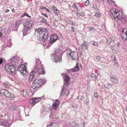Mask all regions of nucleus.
<instances>
[{
    "label": "nucleus",
    "mask_w": 127,
    "mask_h": 127,
    "mask_svg": "<svg viewBox=\"0 0 127 127\" xmlns=\"http://www.w3.org/2000/svg\"><path fill=\"white\" fill-rule=\"evenodd\" d=\"M110 80L114 84H117L118 82L117 77L114 75H112L110 77Z\"/></svg>",
    "instance_id": "nucleus-18"
},
{
    "label": "nucleus",
    "mask_w": 127,
    "mask_h": 127,
    "mask_svg": "<svg viewBox=\"0 0 127 127\" xmlns=\"http://www.w3.org/2000/svg\"><path fill=\"white\" fill-rule=\"evenodd\" d=\"M41 100V97H35L32 98L29 101L31 104L34 105L40 101Z\"/></svg>",
    "instance_id": "nucleus-10"
},
{
    "label": "nucleus",
    "mask_w": 127,
    "mask_h": 127,
    "mask_svg": "<svg viewBox=\"0 0 127 127\" xmlns=\"http://www.w3.org/2000/svg\"><path fill=\"white\" fill-rule=\"evenodd\" d=\"M95 16L97 17H99L101 16V14L99 12H97L95 13Z\"/></svg>",
    "instance_id": "nucleus-32"
},
{
    "label": "nucleus",
    "mask_w": 127,
    "mask_h": 127,
    "mask_svg": "<svg viewBox=\"0 0 127 127\" xmlns=\"http://www.w3.org/2000/svg\"><path fill=\"white\" fill-rule=\"evenodd\" d=\"M24 16H25V15L24 14V15H22L21 16V17H24Z\"/></svg>",
    "instance_id": "nucleus-56"
},
{
    "label": "nucleus",
    "mask_w": 127,
    "mask_h": 127,
    "mask_svg": "<svg viewBox=\"0 0 127 127\" xmlns=\"http://www.w3.org/2000/svg\"><path fill=\"white\" fill-rule=\"evenodd\" d=\"M63 0H58V1L59 2H61L63 1Z\"/></svg>",
    "instance_id": "nucleus-55"
},
{
    "label": "nucleus",
    "mask_w": 127,
    "mask_h": 127,
    "mask_svg": "<svg viewBox=\"0 0 127 127\" xmlns=\"http://www.w3.org/2000/svg\"><path fill=\"white\" fill-rule=\"evenodd\" d=\"M66 87H64V86H63L61 93V95H62L65 94L66 95H67L69 94V91L68 90L65 89Z\"/></svg>",
    "instance_id": "nucleus-17"
},
{
    "label": "nucleus",
    "mask_w": 127,
    "mask_h": 127,
    "mask_svg": "<svg viewBox=\"0 0 127 127\" xmlns=\"http://www.w3.org/2000/svg\"><path fill=\"white\" fill-rule=\"evenodd\" d=\"M21 21L20 20H18L17 21L16 24L15 26L16 27H18V26L20 25V24Z\"/></svg>",
    "instance_id": "nucleus-31"
},
{
    "label": "nucleus",
    "mask_w": 127,
    "mask_h": 127,
    "mask_svg": "<svg viewBox=\"0 0 127 127\" xmlns=\"http://www.w3.org/2000/svg\"><path fill=\"white\" fill-rule=\"evenodd\" d=\"M62 75L64 76V87H67L69 85L70 78L68 75L64 73H62Z\"/></svg>",
    "instance_id": "nucleus-7"
},
{
    "label": "nucleus",
    "mask_w": 127,
    "mask_h": 127,
    "mask_svg": "<svg viewBox=\"0 0 127 127\" xmlns=\"http://www.w3.org/2000/svg\"><path fill=\"white\" fill-rule=\"evenodd\" d=\"M94 96L95 97L97 98L99 96V95L98 93L97 92L94 93Z\"/></svg>",
    "instance_id": "nucleus-34"
},
{
    "label": "nucleus",
    "mask_w": 127,
    "mask_h": 127,
    "mask_svg": "<svg viewBox=\"0 0 127 127\" xmlns=\"http://www.w3.org/2000/svg\"><path fill=\"white\" fill-rule=\"evenodd\" d=\"M89 0H87L85 2V5L86 6H88L89 4Z\"/></svg>",
    "instance_id": "nucleus-36"
},
{
    "label": "nucleus",
    "mask_w": 127,
    "mask_h": 127,
    "mask_svg": "<svg viewBox=\"0 0 127 127\" xmlns=\"http://www.w3.org/2000/svg\"><path fill=\"white\" fill-rule=\"evenodd\" d=\"M91 76L92 77L95 78V77H96V75L95 74H94L93 73H92L91 74Z\"/></svg>",
    "instance_id": "nucleus-42"
},
{
    "label": "nucleus",
    "mask_w": 127,
    "mask_h": 127,
    "mask_svg": "<svg viewBox=\"0 0 127 127\" xmlns=\"http://www.w3.org/2000/svg\"><path fill=\"white\" fill-rule=\"evenodd\" d=\"M69 54L70 55V58L72 60H77L78 59V54L76 52L72 51L70 52Z\"/></svg>",
    "instance_id": "nucleus-12"
},
{
    "label": "nucleus",
    "mask_w": 127,
    "mask_h": 127,
    "mask_svg": "<svg viewBox=\"0 0 127 127\" xmlns=\"http://www.w3.org/2000/svg\"><path fill=\"white\" fill-rule=\"evenodd\" d=\"M110 11L115 21L117 22L120 19H121L122 22L125 21V19L122 16V13L118 10L112 8L110 9Z\"/></svg>",
    "instance_id": "nucleus-2"
},
{
    "label": "nucleus",
    "mask_w": 127,
    "mask_h": 127,
    "mask_svg": "<svg viewBox=\"0 0 127 127\" xmlns=\"http://www.w3.org/2000/svg\"><path fill=\"white\" fill-rule=\"evenodd\" d=\"M3 61L2 59H0V64H1L2 63V62Z\"/></svg>",
    "instance_id": "nucleus-51"
},
{
    "label": "nucleus",
    "mask_w": 127,
    "mask_h": 127,
    "mask_svg": "<svg viewBox=\"0 0 127 127\" xmlns=\"http://www.w3.org/2000/svg\"><path fill=\"white\" fill-rule=\"evenodd\" d=\"M98 45V44L97 42H95L94 43V46L97 47Z\"/></svg>",
    "instance_id": "nucleus-43"
},
{
    "label": "nucleus",
    "mask_w": 127,
    "mask_h": 127,
    "mask_svg": "<svg viewBox=\"0 0 127 127\" xmlns=\"http://www.w3.org/2000/svg\"><path fill=\"white\" fill-rule=\"evenodd\" d=\"M97 0L100 2H103L104 1V0Z\"/></svg>",
    "instance_id": "nucleus-50"
},
{
    "label": "nucleus",
    "mask_w": 127,
    "mask_h": 127,
    "mask_svg": "<svg viewBox=\"0 0 127 127\" xmlns=\"http://www.w3.org/2000/svg\"><path fill=\"white\" fill-rule=\"evenodd\" d=\"M46 81V80L44 79H42L40 78H36L33 81L32 86V87L33 89L36 90L41 87Z\"/></svg>",
    "instance_id": "nucleus-3"
},
{
    "label": "nucleus",
    "mask_w": 127,
    "mask_h": 127,
    "mask_svg": "<svg viewBox=\"0 0 127 127\" xmlns=\"http://www.w3.org/2000/svg\"><path fill=\"white\" fill-rule=\"evenodd\" d=\"M89 30L90 31H94L95 30V28L93 27H91L89 28Z\"/></svg>",
    "instance_id": "nucleus-37"
},
{
    "label": "nucleus",
    "mask_w": 127,
    "mask_h": 127,
    "mask_svg": "<svg viewBox=\"0 0 127 127\" xmlns=\"http://www.w3.org/2000/svg\"><path fill=\"white\" fill-rule=\"evenodd\" d=\"M42 14L44 16H45V17H46L48 18V16L45 13H44V14H43V13H42Z\"/></svg>",
    "instance_id": "nucleus-45"
},
{
    "label": "nucleus",
    "mask_w": 127,
    "mask_h": 127,
    "mask_svg": "<svg viewBox=\"0 0 127 127\" xmlns=\"http://www.w3.org/2000/svg\"><path fill=\"white\" fill-rule=\"evenodd\" d=\"M38 39L40 42H44L48 38V33L46 29L39 28L36 30Z\"/></svg>",
    "instance_id": "nucleus-1"
},
{
    "label": "nucleus",
    "mask_w": 127,
    "mask_h": 127,
    "mask_svg": "<svg viewBox=\"0 0 127 127\" xmlns=\"http://www.w3.org/2000/svg\"><path fill=\"white\" fill-rule=\"evenodd\" d=\"M33 24V21L31 20L26 22V25L24 26L26 32H27L28 30H30V29L32 27Z\"/></svg>",
    "instance_id": "nucleus-8"
},
{
    "label": "nucleus",
    "mask_w": 127,
    "mask_h": 127,
    "mask_svg": "<svg viewBox=\"0 0 127 127\" xmlns=\"http://www.w3.org/2000/svg\"><path fill=\"white\" fill-rule=\"evenodd\" d=\"M47 127H59V126L57 123L53 122L48 125Z\"/></svg>",
    "instance_id": "nucleus-22"
},
{
    "label": "nucleus",
    "mask_w": 127,
    "mask_h": 127,
    "mask_svg": "<svg viewBox=\"0 0 127 127\" xmlns=\"http://www.w3.org/2000/svg\"><path fill=\"white\" fill-rule=\"evenodd\" d=\"M93 8L95 11H97L98 10V8L95 4H94L93 5Z\"/></svg>",
    "instance_id": "nucleus-28"
},
{
    "label": "nucleus",
    "mask_w": 127,
    "mask_h": 127,
    "mask_svg": "<svg viewBox=\"0 0 127 127\" xmlns=\"http://www.w3.org/2000/svg\"><path fill=\"white\" fill-rule=\"evenodd\" d=\"M55 13L57 15H58L59 13V12L58 10L56 9V10L54 11Z\"/></svg>",
    "instance_id": "nucleus-40"
},
{
    "label": "nucleus",
    "mask_w": 127,
    "mask_h": 127,
    "mask_svg": "<svg viewBox=\"0 0 127 127\" xmlns=\"http://www.w3.org/2000/svg\"><path fill=\"white\" fill-rule=\"evenodd\" d=\"M58 36L56 34L52 35L50 38V43L53 44L58 39Z\"/></svg>",
    "instance_id": "nucleus-16"
},
{
    "label": "nucleus",
    "mask_w": 127,
    "mask_h": 127,
    "mask_svg": "<svg viewBox=\"0 0 127 127\" xmlns=\"http://www.w3.org/2000/svg\"><path fill=\"white\" fill-rule=\"evenodd\" d=\"M3 125L5 127H9L10 126L9 123L6 121H4L3 122Z\"/></svg>",
    "instance_id": "nucleus-25"
},
{
    "label": "nucleus",
    "mask_w": 127,
    "mask_h": 127,
    "mask_svg": "<svg viewBox=\"0 0 127 127\" xmlns=\"http://www.w3.org/2000/svg\"><path fill=\"white\" fill-rule=\"evenodd\" d=\"M82 8V7H80V8Z\"/></svg>",
    "instance_id": "nucleus-57"
},
{
    "label": "nucleus",
    "mask_w": 127,
    "mask_h": 127,
    "mask_svg": "<svg viewBox=\"0 0 127 127\" xmlns=\"http://www.w3.org/2000/svg\"><path fill=\"white\" fill-rule=\"evenodd\" d=\"M107 1L110 4H113L114 5L115 4V2L113 1V0H107Z\"/></svg>",
    "instance_id": "nucleus-29"
},
{
    "label": "nucleus",
    "mask_w": 127,
    "mask_h": 127,
    "mask_svg": "<svg viewBox=\"0 0 127 127\" xmlns=\"http://www.w3.org/2000/svg\"><path fill=\"white\" fill-rule=\"evenodd\" d=\"M9 10L8 9H6L5 10V12L6 13H7L9 12Z\"/></svg>",
    "instance_id": "nucleus-52"
},
{
    "label": "nucleus",
    "mask_w": 127,
    "mask_h": 127,
    "mask_svg": "<svg viewBox=\"0 0 127 127\" xmlns=\"http://www.w3.org/2000/svg\"><path fill=\"white\" fill-rule=\"evenodd\" d=\"M17 107L15 105H13L9 107V110L10 112L14 113L17 111Z\"/></svg>",
    "instance_id": "nucleus-14"
},
{
    "label": "nucleus",
    "mask_w": 127,
    "mask_h": 127,
    "mask_svg": "<svg viewBox=\"0 0 127 127\" xmlns=\"http://www.w3.org/2000/svg\"><path fill=\"white\" fill-rule=\"evenodd\" d=\"M4 85L5 88H7V83H4Z\"/></svg>",
    "instance_id": "nucleus-44"
},
{
    "label": "nucleus",
    "mask_w": 127,
    "mask_h": 127,
    "mask_svg": "<svg viewBox=\"0 0 127 127\" xmlns=\"http://www.w3.org/2000/svg\"><path fill=\"white\" fill-rule=\"evenodd\" d=\"M60 102L57 99H56L53 101L52 105L53 108L55 110H57L60 105Z\"/></svg>",
    "instance_id": "nucleus-15"
},
{
    "label": "nucleus",
    "mask_w": 127,
    "mask_h": 127,
    "mask_svg": "<svg viewBox=\"0 0 127 127\" xmlns=\"http://www.w3.org/2000/svg\"><path fill=\"white\" fill-rule=\"evenodd\" d=\"M96 58L97 60H101V57L98 56H96Z\"/></svg>",
    "instance_id": "nucleus-38"
},
{
    "label": "nucleus",
    "mask_w": 127,
    "mask_h": 127,
    "mask_svg": "<svg viewBox=\"0 0 127 127\" xmlns=\"http://www.w3.org/2000/svg\"><path fill=\"white\" fill-rule=\"evenodd\" d=\"M40 9L42 10H44L46 9V8L44 7L41 6L40 7Z\"/></svg>",
    "instance_id": "nucleus-49"
},
{
    "label": "nucleus",
    "mask_w": 127,
    "mask_h": 127,
    "mask_svg": "<svg viewBox=\"0 0 127 127\" xmlns=\"http://www.w3.org/2000/svg\"><path fill=\"white\" fill-rule=\"evenodd\" d=\"M3 31H4L3 30L0 29V37H3Z\"/></svg>",
    "instance_id": "nucleus-33"
},
{
    "label": "nucleus",
    "mask_w": 127,
    "mask_h": 127,
    "mask_svg": "<svg viewBox=\"0 0 127 127\" xmlns=\"http://www.w3.org/2000/svg\"><path fill=\"white\" fill-rule=\"evenodd\" d=\"M18 70L22 73H25L26 72V69L24 64H21L18 66Z\"/></svg>",
    "instance_id": "nucleus-13"
},
{
    "label": "nucleus",
    "mask_w": 127,
    "mask_h": 127,
    "mask_svg": "<svg viewBox=\"0 0 127 127\" xmlns=\"http://www.w3.org/2000/svg\"><path fill=\"white\" fill-rule=\"evenodd\" d=\"M70 125L72 127H75L76 125V124L75 122L73 121L72 122H70Z\"/></svg>",
    "instance_id": "nucleus-30"
},
{
    "label": "nucleus",
    "mask_w": 127,
    "mask_h": 127,
    "mask_svg": "<svg viewBox=\"0 0 127 127\" xmlns=\"http://www.w3.org/2000/svg\"><path fill=\"white\" fill-rule=\"evenodd\" d=\"M35 74H36L34 72L33 70L30 73L28 79L29 82H31L32 80L34 77L35 76Z\"/></svg>",
    "instance_id": "nucleus-19"
},
{
    "label": "nucleus",
    "mask_w": 127,
    "mask_h": 127,
    "mask_svg": "<svg viewBox=\"0 0 127 127\" xmlns=\"http://www.w3.org/2000/svg\"><path fill=\"white\" fill-rule=\"evenodd\" d=\"M85 15V13L84 12H82L80 13V16H84Z\"/></svg>",
    "instance_id": "nucleus-39"
},
{
    "label": "nucleus",
    "mask_w": 127,
    "mask_h": 127,
    "mask_svg": "<svg viewBox=\"0 0 127 127\" xmlns=\"http://www.w3.org/2000/svg\"><path fill=\"white\" fill-rule=\"evenodd\" d=\"M33 71L35 73H38V74H44L45 72L43 69V65L41 64L40 62L38 61V63H37L36 66L34 67Z\"/></svg>",
    "instance_id": "nucleus-4"
},
{
    "label": "nucleus",
    "mask_w": 127,
    "mask_h": 127,
    "mask_svg": "<svg viewBox=\"0 0 127 127\" xmlns=\"http://www.w3.org/2000/svg\"><path fill=\"white\" fill-rule=\"evenodd\" d=\"M105 87L108 89H109L112 87L111 84L109 83H107L105 85Z\"/></svg>",
    "instance_id": "nucleus-27"
},
{
    "label": "nucleus",
    "mask_w": 127,
    "mask_h": 127,
    "mask_svg": "<svg viewBox=\"0 0 127 127\" xmlns=\"http://www.w3.org/2000/svg\"><path fill=\"white\" fill-rule=\"evenodd\" d=\"M111 41V40L110 38H108L107 39V43L108 44H109Z\"/></svg>",
    "instance_id": "nucleus-35"
},
{
    "label": "nucleus",
    "mask_w": 127,
    "mask_h": 127,
    "mask_svg": "<svg viewBox=\"0 0 127 127\" xmlns=\"http://www.w3.org/2000/svg\"><path fill=\"white\" fill-rule=\"evenodd\" d=\"M46 11L47 12H50V11L48 9L46 8Z\"/></svg>",
    "instance_id": "nucleus-54"
},
{
    "label": "nucleus",
    "mask_w": 127,
    "mask_h": 127,
    "mask_svg": "<svg viewBox=\"0 0 127 127\" xmlns=\"http://www.w3.org/2000/svg\"><path fill=\"white\" fill-rule=\"evenodd\" d=\"M71 31L73 32H74L75 30L74 28L72 27H71Z\"/></svg>",
    "instance_id": "nucleus-47"
},
{
    "label": "nucleus",
    "mask_w": 127,
    "mask_h": 127,
    "mask_svg": "<svg viewBox=\"0 0 127 127\" xmlns=\"http://www.w3.org/2000/svg\"><path fill=\"white\" fill-rule=\"evenodd\" d=\"M79 67L78 66V63H77L75 66V67L73 68H72L70 70V71H71L72 72H76L77 71L79 70Z\"/></svg>",
    "instance_id": "nucleus-21"
},
{
    "label": "nucleus",
    "mask_w": 127,
    "mask_h": 127,
    "mask_svg": "<svg viewBox=\"0 0 127 127\" xmlns=\"http://www.w3.org/2000/svg\"><path fill=\"white\" fill-rule=\"evenodd\" d=\"M3 95L7 97L10 98H12L13 97V95L8 91L5 89H2L0 91V95L1 96L2 95Z\"/></svg>",
    "instance_id": "nucleus-5"
},
{
    "label": "nucleus",
    "mask_w": 127,
    "mask_h": 127,
    "mask_svg": "<svg viewBox=\"0 0 127 127\" xmlns=\"http://www.w3.org/2000/svg\"><path fill=\"white\" fill-rule=\"evenodd\" d=\"M122 39L125 41H127V29H124L123 30L121 35Z\"/></svg>",
    "instance_id": "nucleus-11"
},
{
    "label": "nucleus",
    "mask_w": 127,
    "mask_h": 127,
    "mask_svg": "<svg viewBox=\"0 0 127 127\" xmlns=\"http://www.w3.org/2000/svg\"><path fill=\"white\" fill-rule=\"evenodd\" d=\"M19 61V58L16 57H12L11 59V64L14 67L18 65Z\"/></svg>",
    "instance_id": "nucleus-9"
},
{
    "label": "nucleus",
    "mask_w": 127,
    "mask_h": 127,
    "mask_svg": "<svg viewBox=\"0 0 127 127\" xmlns=\"http://www.w3.org/2000/svg\"><path fill=\"white\" fill-rule=\"evenodd\" d=\"M12 12H15V11L14 9H12Z\"/></svg>",
    "instance_id": "nucleus-53"
},
{
    "label": "nucleus",
    "mask_w": 127,
    "mask_h": 127,
    "mask_svg": "<svg viewBox=\"0 0 127 127\" xmlns=\"http://www.w3.org/2000/svg\"><path fill=\"white\" fill-rule=\"evenodd\" d=\"M41 20L40 21L41 23H46L47 22H46V20L43 17H41Z\"/></svg>",
    "instance_id": "nucleus-26"
},
{
    "label": "nucleus",
    "mask_w": 127,
    "mask_h": 127,
    "mask_svg": "<svg viewBox=\"0 0 127 127\" xmlns=\"http://www.w3.org/2000/svg\"><path fill=\"white\" fill-rule=\"evenodd\" d=\"M24 14L25 16H27L28 17H31L30 16H29L28 15V14H27L26 13H25Z\"/></svg>",
    "instance_id": "nucleus-48"
},
{
    "label": "nucleus",
    "mask_w": 127,
    "mask_h": 127,
    "mask_svg": "<svg viewBox=\"0 0 127 127\" xmlns=\"http://www.w3.org/2000/svg\"><path fill=\"white\" fill-rule=\"evenodd\" d=\"M72 25H73V23H72Z\"/></svg>",
    "instance_id": "nucleus-58"
},
{
    "label": "nucleus",
    "mask_w": 127,
    "mask_h": 127,
    "mask_svg": "<svg viewBox=\"0 0 127 127\" xmlns=\"http://www.w3.org/2000/svg\"><path fill=\"white\" fill-rule=\"evenodd\" d=\"M21 95L24 96H26L27 94V92L26 90L24 89L21 92Z\"/></svg>",
    "instance_id": "nucleus-24"
},
{
    "label": "nucleus",
    "mask_w": 127,
    "mask_h": 127,
    "mask_svg": "<svg viewBox=\"0 0 127 127\" xmlns=\"http://www.w3.org/2000/svg\"><path fill=\"white\" fill-rule=\"evenodd\" d=\"M88 43L87 42H84L81 44V47L82 49L84 50H87L88 49Z\"/></svg>",
    "instance_id": "nucleus-20"
},
{
    "label": "nucleus",
    "mask_w": 127,
    "mask_h": 127,
    "mask_svg": "<svg viewBox=\"0 0 127 127\" xmlns=\"http://www.w3.org/2000/svg\"><path fill=\"white\" fill-rule=\"evenodd\" d=\"M5 69L8 72L13 73L15 71L14 67L11 64H7L5 65Z\"/></svg>",
    "instance_id": "nucleus-6"
},
{
    "label": "nucleus",
    "mask_w": 127,
    "mask_h": 127,
    "mask_svg": "<svg viewBox=\"0 0 127 127\" xmlns=\"http://www.w3.org/2000/svg\"><path fill=\"white\" fill-rule=\"evenodd\" d=\"M57 9V8L56 7H55L54 6H53L52 7V9L54 11H55L56 10V9Z\"/></svg>",
    "instance_id": "nucleus-41"
},
{
    "label": "nucleus",
    "mask_w": 127,
    "mask_h": 127,
    "mask_svg": "<svg viewBox=\"0 0 127 127\" xmlns=\"http://www.w3.org/2000/svg\"><path fill=\"white\" fill-rule=\"evenodd\" d=\"M61 58L60 56L57 55L54 58V60L56 62L61 61Z\"/></svg>",
    "instance_id": "nucleus-23"
},
{
    "label": "nucleus",
    "mask_w": 127,
    "mask_h": 127,
    "mask_svg": "<svg viewBox=\"0 0 127 127\" xmlns=\"http://www.w3.org/2000/svg\"><path fill=\"white\" fill-rule=\"evenodd\" d=\"M95 41H92L91 42V44L94 45Z\"/></svg>",
    "instance_id": "nucleus-46"
}]
</instances>
